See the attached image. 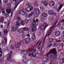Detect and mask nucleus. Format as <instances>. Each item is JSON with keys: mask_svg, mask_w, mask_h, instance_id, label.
Returning <instances> with one entry per match:
<instances>
[{"mask_svg": "<svg viewBox=\"0 0 64 64\" xmlns=\"http://www.w3.org/2000/svg\"><path fill=\"white\" fill-rule=\"evenodd\" d=\"M29 30V28H28L26 27V31H28V30Z\"/></svg>", "mask_w": 64, "mask_h": 64, "instance_id": "43", "label": "nucleus"}, {"mask_svg": "<svg viewBox=\"0 0 64 64\" xmlns=\"http://www.w3.org/2000/svg\"><path fill=\"white\" fill-rule=\"evenodd\" d=\"M25 21L26 22V23H27L28 22H29V21L27 19H25Z\"/></svg>", "mask_w": 64, "mask_h": 64, "instance_id": "39", "label": "nucleus"}, {"mask_svg": "<svg viewBox=\"0 0 64 64\" xmlns=\"http://www.w3.org/2000/svg\"><path fill=\"white\" fill-rule=\"evenodd\" d=\"M52 53L54 54H57V51H56V50L55 48H54L52 49V50H50L49 52H48L46 55V56L47 57V58L49 57V55Z\"/></svg>", "mask_w": 64, "mask_h": 64, "instance_id": "1", "label": "nucleus"}, {"mask_svg": "<svg viewBox=\"0 0 64 64\" xmlns=\"http://www.w3.org/2000/svg\"><path fill=\"white\" fill-rule=\"evenodd\" d=\"M1 35H2V32H0V36H1Z\"/></svg>", "mask_w": 64, "mask_h": 64, "instance_id": "57", "label": "nucleus"}, {"mask_svg": "<svg viewBox=\"0 0 64 64\" xmlns=\"http://www.w3.org/2000/svg\"><path fill=\"white\" fill-rule=\"evenodd\" d=\"M38 21L39 20H38V18L36 19V22H38Z\"/></svg>", "mask_w": 64, "mask_h": 64, "instance_id": "49", "label": "nucleus"}, {"mask_svg": "<svg viewBox=\"0 0 64 64\" xmlns=\"http://www.w3.org/2000/svg\"><path fill=\"white\" fill-rule=\"evenodd\" d=\"M17 32L18 33H23V31L22 29H19L17 30Z\"/></svg>", "mask_w": 64, "mask_h": 64, "instance_id": "25", "label": "nucleus"}, {"mask_svg": "<svg viewBox=\"0 0 64 64\" xmlns=\"http://www.w3.org/2000/svg\"><path fill=\"white\" fill-rule=\"evenodd\" d=\"M21 23L22 25L24 26L25 25V22H24V21L21 22Z\"/></svg>", "mask_w": 64, "mask_h": 64, "instance_id": "33", "label": "nucleus"}, {"mask_svg": "<svg viewBox=\"0 0 64 64\" xmlns=\"http://www.w3.org/2000/svg\"><path fill=\"white\" fill-rule=\"evenodd\" d=\"M18 3L15 6V7H14V9H16V8H17L18 4L20 3V0H18Z\"/></svg>", "mask_w": 64, "mask_h": 64, "instance_id": "26", "label": "nucleus"}, {"mask_svg": "<svg viewBox=\"0 0 64 64\" xmlns=\"http://www.w3.org/2000/svg\"><path fill=\"white\" fill-rule=\"evenodd\" d=\"M49 5L50 6H53L55 5V3L53 2H49Z\"/></svg>", "mask_w": 64, "mask_h": 64, "instance_id": "13", "label": "nucleus"}, {"mask_svg": "<svg viewBox=\"0 0 64 64\" xmlns=\"http://www.w3.org/2000/svg\"><path fill=\"white\" fill-rule=\"evenodd\" d=\"M13 53H12V52L11 51L10 52V54L8 58V60H10L11 58V55H13Z\"/></svg>", "mask_w": 64, "mask_h": 64, "instance_id": "12", "label": "nucleus"}, {"mask_svg": "<svg viewBox=\"0 0 64 64\" xmlns=\"http://www.w3.org/2000/svg\"><path fill=\"white\" fill-rule=\"evenodd\" d=\"M22 37H23L24 38V37H26V36H25V35L24 34H23L22 35Z\"/></svg>", "mask_w": 64, "mask_h": 64, "instance_id": "46", "label": "nucleus"}, {"mask_svg": "<svg viewBox=\"0 0 64 64\" xmlns=\"http://www.w3.org/2000/svg\"><path fill=\"white\" fill-rule=\"evenodd\" d=\"M4 24H7V22H4Z\"/></svg>", "mask_w": 64, "mask_h": 64, "instance_id": "62", "label": "nucleus"}, {"mask_svg": "<svg viewBox=\"0 0 64 64\" xmlns=\"http://www.w3.org/2000/svg\"><path fill=\"white\" fill-rule=\"evenodd\" d=\"M18 29V28L16 27H12V31L14 32L16 31Z\"/></svg>", "mask_w": 64, "mask_h": 64, "instance_id": "10", "label": "nucleus"}, {"mask_svg": "<svg viewBox=\"0 0 64 64\" xmlns=\"http://www.w3.org/2000/svg\"><path fill=\"white\" fill-rule=\"evenodd\" d=\"M45 7H43L42 6H41L40 7V9L42 11H43L44 10V9H45Z\"/></svg>", "mask_w": 64, "mask_h": 64, "instance_id": "21", "label": "nucleus"}, {"mask_svg": "<svg viewBox=\"0 0 64 64\" xmlns=\"http://www.w3.org/2000/svg\"><path fill=\"white\" fill-rule=\"evenodd\" d=\"M56 41V42H61V40H55L54 39L50 38L49 40V43H51L52 42H55Z\"/></svg>", "mask_w": 64, "mask_h": 64, "instance_id": "3", "label": "nucleus"}, {"mask_svg": "<svg viewBox=\"0 0 64 64\" xmlns=\"http://www.w3.org/2000/svg\"><path fill=\"white\" fill-rule=\"evenodd\" d=\"M49 14L50 15H53V12L52 10H50L48 11Z\"/></svg>", "mask_w": 64, "mask_h": 64, "instance_id": "27", "label": "nucleus"}, {"mask_svg": "<svg viewBox=\"0 0 64 64\" xmlns=\"http://www.w3.org/2000/svg\"><path fill=\"white\" fill-rule=\"evenodd\" d=\"M33 21L34 23H36V21H35V20L34 19H33Z\"/></svg>", "mask_w": 64, "mask_h": 64, "instance_id": "45", "label": "nucleus"}, {"mask_svg": "<svg viewBox=\"0 0 64 64\" xmlns=\"http://www.w3.org/2000/svg\"><path fill=\"white\" fill-rule=\"evenodd\" d=\"M27 55V56H30L31 55L32 56H36V53H34V54H33V52H31L30 54V53L28 54Z\"/></svg>", "mask_w": 64, "mask_h": 64, "instance_id": "7", "label": "nucleus"}, {"mask_svg": "<svg viewBox=\"0 0 64 64\" xmlns=\"http://www.w3.org/2000/svg\"><path fill=\"white\" fill-rule=\"evenodd\" d=\"M48 26V24L47 23H44L43 26L40 25V29L43 30L44 29H46V28Z\"/></svg>", "mask_w": 64, "mask_h": 64, "instance_id": "2", "label": "nucleus"}, {"mask_svg": "<svg viewBox=\"0 0 64 64\" xmlns=\"http://www.w3.org/2000/svg\"><path fill=\"white\" fill-rule=\"evenodd\" d=\"M25 11L28 12H29L30 11V8H29V6L25 10Z\"/></svg>", "mask_w": 64, "mask_h": 64, "instance_id": "16", "label": "nucleus"}, {"mask_svg": "<svg viewBox=\"0 0 64 64\" xmlns=\"http://www.w3.org/2000/svg\"><path fill=\"white\" fill-rule=\"evenodd\" d=\"M20 22L17 21L16 22V27H19L20 26Z\"/></svg>", "mask_w": 64, "mask_h": 64, "instance_id": "19", "label": "nucleus"}, {"mask_svg": "<svg viewBox=\"0 0 64 64\" xmlns=\"http://www.w3.org/2000/svg\"><path fill=\"white\" fill-rule=\"evenodd\" d=\"M44 6L45 7H46V6H47V5H48V3H47V2H46L45 1H44Z\"/></svg>", "mask_w": 64, "mask_h": 64, "instance_id": "28", "label": "nucleus"}, {"mask_svg": "<svg viewBox=\"0 0 64 64\" xmlns=\"http://www.w3.org/2000/svg\"><path fill=\"white\" fill-rule=\"evenodd\" d=\"M29 7L30 9V11H32L33 9V7L32 6H29Z\"/></svg>", "mask_w": 64, "mask_h": 64, "instance_id": "29", "label": "nucleus"}, {"mask_svg": "<svg viewBox=\"0 0 64 64\" xmlns=\"http://www.w3.org/2000/svg\"><path fill=\"white\" fill-rule=\"evenodd\" d=\"M4 19L3 17H2L1 18L0 20V22L1 23H3V22H4Z\"/></svg>", "mask_w": 64, "mask_h": 64, "instance_id": "24", "label": "nucleus"}, {"mask_svg": "<svg viewBox=\"0 0 64 64\" xmlns=\"http://www.w3.org/2000/svg\"><path fill=\"white\" fill-rule=\"evenodd\" d=\"M24 54H25L23 52H22L20 54V55L22 56H23Z\"/></svg>", "mask_w": 64, "mask_h": 64, "instance_id": "34", "label": "nucleus"}, {"mask_svg": "<svg viewBox=\"0 0 64 64\" xmlns=\"http://www.w3.org/2000/svg\"><path fill=\"white\" fill-rule=\"evenodd\" d=\"M17 20L18 21H19V20H21V18L19 17H17Z\"/></svg>", "mask_w": 64, "mask_h": 64, "instance_id": "37", "label": "nucleus"}, {"mask_svg": "<svg viewBox=\"0 0 64 64\" xmlns=\"http://www.w3.org/2000/svg\"><path fill=\"white\" fill-rule=\"evenodd\" d=\"M6 12L8 14H10L11 12V10L10 9H6Z\"/></svg>", "mask_w": 64, "mask_h": 64, "instance_id": "15", "label": "nucleus"}, {"mask_svg": "<svg viewBox=\"0 0 64 64\" xmlns=\"http://www.w3.org/2000/svg\"><path fill=\"white\" fill-rule=\"evenodd\" d=\"M40 41H39L37 42V43L36 44V46H37V45H38V44H39V42H40Z\"/></svg>", "mask_w": 64, "mask_h": 64, "instance_id": "44", "label": "nucleus"}, {"mask_svg": "<svg viewBox=\"0 0 64 64\" xmlns=\"http://www.w3.org/2000/svg\"><path fill=\"white\" fill-rule=\"evenodd\" d=\"M61 21H62V22H64V20H61Z\"/></svg>", "mask_w": 64, "mask_h": 64, "instance_id": "61", "label": "nucleus"}, {"mask_svg": "<svg viewBox=\"0 0 64 64\" xmlns=\"http://www.w3.org/2000/svg\"><path fill=\"white\" fill-rule=\"evenodd\" d=\"M34 9L36 11V16L37 17H38V14H40V10L38 8H35Z\"/></svg>", "mask_w": 64, "mask_h": 64, "instance_id": "4", "label": "nucleus"}, {"mask_svg": "<svg viewBox=\"0 0 64 64\" xmlns=\"http://www.w3.org/2000/svg\"><path fill=\"white\" fill-rule=\"evenodd\" d=\"M6 6L8 8H10L11 6V5L10 4H8L6 5Z\"/></svg>", "mask_w": 64, "mask_h": 64, "instance_id": "32", "label": "nucleus"}, {"mask_svg": "<svg viewBox=\"0 0 64 64\" xmlns=\"http://www.w3.org/2000/svg\"><path fill=\"white\" fill-rule=\"evenodd\" d=\"M50 58L51 59H52V58H56V57H55V56H50Z\"/></svg>", "mask_w": 64, "mask_h": 64, "instance_id": "30", "label": "nucleus"}, {"mask_svg": "<svg viewBox=\"0 0 64 64\" xmlns=\"http://www.w3.org/2000/svg\"><path fill=\"white\" fill-rule=\"evenodd\" d=\"M29 5V3H27L26 4V6H28V5Z\"/></svg>", "mask_w": 64, "mask_h": 64, "instance_id": "64", "label": "nucleus"}, {"mask_svg": "<svg viewBox=\"0 0 64 64\" xmlns=\"http://www.w3.org/2000/svg\"><path fill=\"white\" fill-rule=\"evenodd\" d=\"M63 7V6H62V5H60V7L58 8V9H57V10L58 12H59V11L60 10V9L62 8V7Z\"/></svg>", "mask_w": 64, "mask_h": 64, "instance_id": "22", "label": "nucleus"}, {"mask_svg": "<svg viewBox=\"0 0 64 64\" xmlns=\"http://www.w3.org/2000/svg\"><path fill=\"white\" fill-rule=\"evenodd\" d=\"M30 36V35L29 34H28L27 35V37H29Z\"/></svg>", "mask_w": 64, "mask_h": 64, "instance_id": "56", "label": "nucleus"}, {"mask_svg": "<svg viewBox=\"0 0 64 64\" xmlns=\"http://www.w3.org/2000/svg\"><path fill=\"white\" fill-rule=\"evenodd\" d=\"M31 41V39L30 38H28L25 39V42L26 44H27L28 43H29Z\"/></svg>", "mask_w": 64, "mask_h": 64, "instance_id": "5", "label": "nucleus"}, {"mask_svg": "<svg viewBox=\"0 0 64 64\" xmlns=\"http://www.w3.org/2000/svg\"><path fill=\"white\" fill-rule=\"evenodd\" d=\"M2 12L3 14H4L5 13V11H3Z\"/></svg>", "mask_w": 64, "mask_h": 64, "instance_id": "55", "label": "nucleus"}, {"mask_svg": "<svg viewBox=\"0 0 64 64\" xmlns=\"http://www.w3.org/2000/svg\"><path fill=\"white\" fill-rule=\"evenodd\" d=\"M0 53L2 54L3 53V52H2V51L1 50H0Z\"/></svg>", "mask_w": 64, "mask_h": 64, "instance_id": "59", "label": "nucleus"}, {"mask_svg": "<svg viewBox=\"0 0 64 64\" xmlns=\"http://www.w3.org/2000/svg\"><path fill=\"white\" fill-rule=\"evenodd\" d=\"M60 62L62 64H63V63H64V58L63 59L60 60Z\"/></svg>", "mask_w": 64, "mask_h": 64, "instance_id": "31", "label": "nucleus"}, {"mask_svg": "<svg viewBox=\"0 0 64 64\" xmlns=\"http://www.w3.org/2000/svg\"><path fill=\"white\" fill-rule=\"evenodd\" d=\"M30 50H31V49H30V48H29L28 50V52H30Z\"/></svg>", "mask_w": 64, "mask_h": 64, "instance_id": "52", "label": "nucleus"}, {"mask_svg": "<svg viewBox=\"0 0 64 64\" xmlns=\"http://www.w3.org/2000/svg\"><path fill=\"white\" fill-rule=\"evenodd\" d=\"M22 30L23 31H26V27H24L22 28Z\"/></svg>", "mask_w": 64, "mask_h": 64, "instance_id": "42", "label": "nucleus"}, {"mask_svg": "<svg viewBox=\"0 0 64 64\" xmlns=\"http://www.w3.org/2000/svg\"><path fill=\"white\" fill-rule=\"evenodd\" d=\"M41 43H42V42H40L39 44V45H38V46H40V45H41Z\"/></svg>", "mask_w": 64, "mask_h": 64, "instance_id": "54", "label": "nucleus"}, {"mask_svg": "<svg viewBox=\"0 0 64 64\" xmlns=\"http://www.w3.org/2000/svg\"><path fill=\"white\" fill-rule=\"evenodd\" d=\"M10 24L9 23H8V27H9V24Z\"/></svg>", "mask_w": 64, "mask_h": 64, "instance_id": "58", "label": "nucleus"}, {"mask_svg": "<svg viewBox=\"0 0 64 64\" xmlns=\"http://www.w3.org/2000/svg\"><path fill=\"white\" fill-rule=\"evenodd\" d=\"M3 0L4 1V2L7 3L8 2V0Z\"/></svg>", "mask_w": 64, "mask_h": 64, "instance_id": "38", "label": "nucleus"}, {"mask_svg": "<svg viewBox=\"0 0 64 64\" xmlns=\"http://www.w3.org/2000/svg\"><path fill=\"white\" fill-rule=\"evenodd\" d=\"M5 41L6 42V44H7V39H5Z\"/></svg>", "mask_w": 64, "mask_h": 64, "instance_id": "51", "label": "nucleus"}, {"mask_svg": "<svg viewBox=\"0 0 64 64\" xmlns=\"http://www.w3.org/2000/svg\"><path fill=\"white\" fill-rule=\"evenodd\" d=\"M34 13L33 12H31L28 15V16L26 15V18H28V17H29L30 18V17H31L32 16H33V15H34Z\"/></svg>", "mask_w": 64, "mask_h": 64, "instance_id": "6", "label": "nucleus"}, {"mask_svg": "<svg viewBox=\"0 0 64 64\" xmlns=\"http://www.w3.org/2000/svg\"><path fill=\"white\" fill-rule=\"evenodd\" d=\"M14 48V46L13 45H12L11 46V48L12 49H13Z\"/></svg>", "mask_w": 64, "mask_h": 64, "instance_id": "36", "label": "nucleus"}, {"mask_svg": "<svg viewBox=\"0 0 64 64\" xmlns=\"http://www.w3.org/2000/svg\"><path fill=\"white\" fill-rule=\"evenodd\" d=\"M58 21V20L57 21H56V22L54 25V26H55V25L57 24V22Z\"/></svg>", "mask_w": 64, "mask_h": 64, "instance_id": "53", "label": "nucleus"}, {"mask_svg": "<svg viewBox=\"0 0 64 64\" xmlns=\"http://www.w3.org/2000/svg\"><path fill=\"white\" fill-rule=\"evenodd\" d=\"M38 3V2H33V4H34V6L35 7H37V6H38V5H37V4Z\"/></svg>", "mask_w": 64, "mask_h": 64, "instance_id": "23", "label": "nucleus"}, {"mask_svg": "<svg viewBox=\"0 0 64 64\" xmlns=\"http://www.w3.org/2000/svg\"><path fill=\"white\" fill-rule=\"evenodd\" d=\"M60 32H59L57 31L56 32H55V35L56 36H59L60 35Z\"/></svg>", "mask_w": 64, "mask_h": 64, "instance_id": "20", "label": "nucleus"}, {"mask_svg": "<svg viewBox=\"0 0 64 64\" xmlns=\"http://www.w3.org/2000/svg\"><path fill=\"white\" fill-rule=\"evenodd\" d=\"M3 25L2 24L1 26H0V27L2 28H3Z\"/></svg>", "mask_w": 64, "mask_h": 64, "instance_id": "60", "label": "nucleus"}, {"mask_svg": "<svg viewBox=\"0 0 64 64\" xmlns=\"http://www.w3.org/2000/svg\"><path fill=\"white\" fill-rule=\"evenodd\" d=\"M21 46V42H19L17 45H15L16 48H19Z\"/></svg>", "mask_w": 64, "mask_h": 64, "instance_id": "14", "label": "nucleus"}, {"mask_svg": "<svg viewBox=\"0 0 64 64\" xmlns=\"http://www.w3.org/2000/svg\"><path fill=\"white\" fill-rule=\"evenodd\" d=\"M31 26L32 27V32H34V30L36 29V28H35V26L34 24L33 23H32L31 24Z\"/></svg>", "mask_w": 64, "mask_h": 64, "instance_id": "11", "label": "nucleus"}, {"mask_svg": "<svg viewBox=\"0 0 64 64\" xmlns=\"http://www.w3.org/2000/svg\"><path fill=\"white\" fill-rule=\"evenodd\" d=\"M32 37L33 40H35L36 39V37L34 33H33L32 34Z\"/></svg>", "mask_w": 64, "mask_h": 64, "instance_id": "17", "label": "nucleus"}, {"mask_svg": "<svg viewBox=\"0 0 64 64\" xmlns=\"http://www.w3.org/2000/svg\"><path fill=\"white\" fill-rule=\"evenodd\" d=\"M33 51L34 52H35L36 51V49H35V48H34L33 49Z\"/></svg>", "mask_w": 64, "mask_h": 64, "instance_id": "48", "label": "nucleus"}, {"mask_svg": "<svg viewBox=\"0 0 64 64\" xmlns=\"http://www.w3.org/2000/svg\"><path fill=\"white\" fill-rule=\"evenodd\" d=\"M49 44V43L48 44V46L49 48L51 47L52 46V45H51V44H50V45Z\"/></svg>", "mask_w": 64, "mask_h": 64, "instance_id": "35", "label": "nucleus"}, {"mask_svg": "<svg viewBox=\"0 0 64 64\" xmlns=\"http://www.w3.org/2000/svg\"><path fill=\"white\" fill-rule=\"evenodd\" d=\"M24 57H23V58L24 59H26V55L25 54H24L23 56Z\"/></svg>", "mask_w": 64, "mask_h": 64, "instance_id": "40", "label": "nucleus"}, {"mask_svg": "<svg viewBox=\"0 0 64 64\" xmlns=\"http://www.w3.org/2000/svg\"><path fill=\"white\" fill-rule=\"evenodd\" d=\"M2 3V2L1 1V0H0V4H1Z\"/></svg>", "mask_w": 64, "mask_h": 64, "instance_id": "63", "label": "nucleus"}, {"mask_svg": "<svg viewBox=\"0 0 64 64\" xmlns=\"http://www.w3.org/2000/svg\"><path fill=\"white\" fill-rule=\"evenodd\" d=\"M42 15L44 17H46L48 16V15L45 13H43L42 14Z\"/></svg>", "mask_w": 64, "mask_h": 64, "instance_id": "18", "label": "nucleus"}, {"mask_svg": "<svg viewBox=\"0 0 64 64\" xmlns=\"http://www.w3.org/2000/svg\"><path fill=\"white\" fill-rule=\"evenodd\" d=\"M8 32V31H7V30H5L4 31V34H7V32Z\"/></svg>", "mask_w": 64, "mask_h": 64, "instance_id": "41", "label": "nucleus"}, {"mask_svg": "<svg viewBox=\"0 0 64 64\" xmlns=\"http://www.w3.org/2000/svg\"><path fill=\"white\" fill-rule=\"evenodd\" d=\"M54 28V26H53L50 29L48 30V32H49V33L48 34V36H47V37H48V36L49 35V34H51V32H52V31H53V28Z\"/></svg>", "mask_w": 64, "mask_h": 64, "instance_id": "8", "label": "nucleus"}, {"mask_svg": "<svg viewBox=\"0 0 64 64\" xmlns=\"http://www.w3.org/2000/svg\"><path fill=\"white\" fill-rule=\"evenodd\" d=\"M20 14L22 15H25V12H24V10H22L20 11Z\"/></svg>", "mask_w": 64, "mask_h": 64, "instance_id": "9", "label": "nucleus"}, {"mask_svg": "<svg viewBox=\"0 0 64 64\" xmlns=\"http://www.w3.org/2000/svg\"><path fill=\"white\" fill-rule=\"evenodd\" d=\"M21 52H25V50H21Z\"/></svg>", "mask_w": 64, "mask_h": 64, "instance_id": "47", "label": "nucleus"}, {"mask_svg": "<svg viewBox=\"0 0 64 64\" xmlns=\"http://www.w3.org/2000/svg\"><path fill=\"white\" fill-rule=\"evenodd\" d=\"M46 38H47V36H46L44 39V41H45V39H46Z\"/></svg>", "mask_w": 64, "mask_h": 64, "instance_id": "50", "label": "nucleus"}]
</instances>
